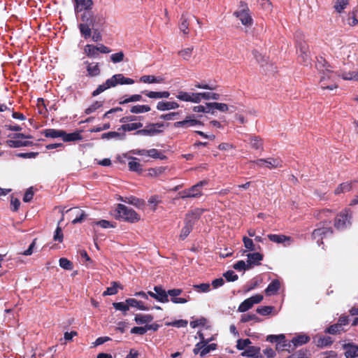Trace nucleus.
<instances>
[{"label": "nucleus", "instance_id": "f257e3e1", "mask_svg": "<svg viewBox=\"0 0 358 358\" xmlns=\"http://www.w3.org/2000/svg\"><path fill=\"white\" fill-rule=\"evenodd\" d=\"M112 215L116 220H122L131 223L137 222L141 219L140 215L134 210L122 203L117 204Z\"/></svg>", "mask_w": 358, "mask_h": 358}, {"label": "nucleus", "instance_id": "f03ea898", "mask_svg": "<svg viewBox=\"0 0 358 358\" xmlns=\"http://www.w3.org/2000/svg\"><path fill=\"white\" fill-rule=\"evenodd\" d=\"M82 22L79 24L78 28L81 35L85 38H88L92 34V28L95 24V17L92 10H85L80 17Z\"/></svg>", "mask_w": 358, "mask_h": 358}, {"label": "nucleus", "instance_id": "7ed1b4c3", "mask_svg": "<svg viewBox=\"0 0 358 358\" xmlns=\"http://www.w3.org/2000/svg\"><path fill=\"white\" fill-rule=\"evenodd\" d=\"M234 15L236 17L245 27H250L253 24V19L251 16L248 3L243 1L239 2L238 8L234 13Z\"/></svg>", "mask_w": 358, "mask_h": 358}, {"label": "nucleus", "instance_id": "20e7f679", "mask_svg": "<svg viewBox=\"0 0 358 358\" xmlns=\"http://www.w3.org/2000/svg\"><path fill=\"white\" fill-rule=\"evenodd\" d=\"M331 222H320L317 227L313 231L312 238L317 241V243L320 245L323 243L322 240L333 234V229L329 226Z\"/></svg>", "mask_w": 358, "mask_h": 358}, {"label": "nucleus", "instance_id": "39448f33", "mask_svg": "<svg viewBox=\"0 0 358 358\" xmlns=\"http://www.w3.org/2000/svg\"><path fill=\"white\" fill-rule=\"evenodd\" d=\"M165 125L166 124L164 122L150 123L147 124L144 129L136 131L135 134L153 136L162 133V129Z\"/></svg>", "mask_w": 358, "mask_h": 358}, {"label": "nucleus", "instance_id": "423d86ee", "mask_svg": "<svg viewBox=\"0 0 358 358\" xmlns=\"http://www.w3.org/2000/svg\"><path fill=\"white\" fill-rule=\"evenodd\" d=\"M351 214L350 210L345 209L335 218L334 227L338 230H343L351 224Z\"/></svg>", "mask_w": 358, "mask_h": 358}, {"label": "nucleus", "instance_id": "0eeeda50", "mask_svg": "<svg viewBox=\"0 0 358 358\" xmlns=\"http://www.w3.org/2000/svg\"><path fill=\"white\" fill-rule=\"evenodd\" d=\"M197 219L198 215L194 213H192L187 215L185 222V226L182 227L181 233L180 234V238L181 240H185L192 231L193 226L194 224V222L192 221V220Z\"/></svg>", "mask_w": 358, "mask_h": 358}, {"label": "nucleus", "instance_id": "6e6552de", "mask_svg": "<svg viewBox=\"0 0 358 358\" xmlns=\"http://www.w3.org/2000/svg\"><path fill=\"white\" fill-rule=\"evenodd\" d=\"M203 124L195 118L194 115H187L185 119L182 121L176 122L173 124L175 128L187 129L196 125H203Z\"/></svg>", "mask_w": 358, "mask_h": 358}, {"label": "nucleus", "instance_id": "1a4fd4ad", "mask_svg": "<svg viewBox=\"0 0 358 358\" xmlns=\"http://www.w3.org/2000/svg\"><path fill=\"white\" fill-rule=\"evenodd\" d=\"M180 197L182 199L187 198H196L202 195L201 190L195 185L190 188L184 189L179 192Z\"/></svg>", "mask_w": 358, "mask_h": 358}, {"label": "nucleus", "instance_id": "9d476101", "mask_svg": "<svg viewBox=\"0 0 358 358\" xmlns=\"http://www.w3.org/2000/svg\"><path fill=\"white\" fill-rule=\"evenodd\" d=\"M346 358H355L358 357V345L353 343H345L343 345Z\"/></svg>", "mask_w": 358, "mask_h": 358}, {"label": "nucleus", "instance_id": "9b49d317", "mask_svg": "<svg viewBox=\"0 0 358 358\" xmlns=\"http://www.w3.org/2000/svg\"><path fill=\"white\" fill-rule=\"evenodd\" d=\"M248 257V268H252L253 265H260L261 261L264 258V255L259 252H252V253H248L247 255Z\"/></svg>", "mask_w": 358, "mask_h": 358}, {"label": "nucleus", "instance_id": "f8f14e48", "mask_svg": "<svg viewBox=\"0 0 358 358\" xmlns=\"http://www.w3.org/2000/svg\"><path fill=\"white\" fill-rule=\"evenodd\" d=\"M76 6H75V12L79 13L82 11L83 9L85 10H91L92 6L94 5V2L92 0H73Z\"/></svg>", "mask_w": 358, "mask_h": 358}, {"label": "nucleus", "instance_id": "ddd939ff", "mask_svg": "<svg viewBox=\"0 0 358 358\" xmlns=\"http://www.w3.org/2000/svg\"><path fill=\"white\" fill-rule=\"evenodd\" d=\"M326 71H327V73H324V76H322L320 78L321 88L322 90H330L337 88L338 85L335 83L330 84V85H327L324 83L326 77L328 79H330L332 74L334 73L333 71H331V70L327 69H326Z\"/></svg>", "mask_w": 358, "mask_h": 358}, {"label": "nucleus", "instance_id": "4468645a", "mask_svg": "<svg viewBox=\"0 0 358 358\" xmlns=\"http://www.w3.org/2000/svg\"><path fill=\"white\" fill-rule=\"evenodd\" d=\"M154 291L156 292L155 299L161 303H166L169 300L168 292H166L161 286H155Z\"/></svg>", "mask_w": 358, "mask_h": 358}, {"label": "nucleus", "instance_id": "2eb2a0df", "mask_svg": "<svg viewBox=\"0 0 358 358\" xmlns=\"http://www.w3.org/2000/svg\"><path fill=\"white\" fill-rule=\"evenodd\" d=\"M125 302L129 304V307L136 308L141 310H148L150 307L145 305L144 302L138 301L134 298H128Z\"/></svg>", "mask_w": 358, "mask_h": 358}, {"label": "nucleus", "instance_id": "dca6fc26", "mask_svg": "<svg viewBox=\"0 0 358 358\" xmlns=\"http://www.w3.org/2000/svg\"><path fill=\"white\" fill-rule=\"evenodd\" d=\"M179 104L175 101H159L157 104V109L161 111L176 109Z\"/></svg>", "mask_w": 358, "mask_h": 358}, {"label": "nucleus", "instance_id": "f3484780", "mask_svg": "<svg viewBox=\"0 0 358 358\" xmlns=\"http://www.w3.org/2000/svg\"><path fill=\"white\" fill-rule=\"evenodd\" d=\"M280 287V282L278 280L275 279L271 281L265 289L266 296L275 295L277 294Z\"/></svg>", "mask_w": 358, "mask_h": 358}, {"label": "nucleus", "instance_id": "a211bd4d", "mask_svg": "<svg viewBox=\"0 0 358 358\" xmlns=\"http://www.w3.org/2000/svg\"><path fill=\"white\" fill-rule=\"evenodd\" d=\"M242 356L252 358L262 357L260 354V348L256 346H250L241 354Z\"/></svg>", "mask_w": 358, "mask_h": 358}, {"label": "nucleus", "instance_id": "6ab92c4d", "mask_svg": "<svg viewBox=\"0 0 358 358\" xmlns=\"http://www.w3.org/2000/svg\"><path fill=\"white\" fill-rule=\"evenodd\" d=\"M143 127V123L138 122H132V123H127V124H122L119 128L118 131H131L134 130H140L139 129Z\"/></svg>", "mask_w": 358, "mask_h": 358}, {"label": "nucleus", "instance_id": "aec40b11", "mask_svg": "<svg viewBox=\"0 0 358 358\" xmlns=\"http://www.w3.org/2000/svg\"><path fill=\"white\" fill-rule=\"evenodd\" d=\"M6 143L10 148H20L34 145V143L32 141H22L20 140H7Z\"/></svg>", "mask_w": 358, "mask_h": 358}, {"label": "nucleus", "instance_id": "412c9836", "mask_svg": "<svg viewBox=\"0 0 358 358\" xmlns=\"http://www.w3.org/2000/svg\"><path fill=\"white\" fill-rule=\"evenodd\" d=\"M85 64H87V71L88 76L94 77L100 74L101 71L98 63L94 64L86 62Z\"/></svg>", "mask_w": 358, "mask_h": 358}, {"label": "nucleus", "instance_id": "4be33fe9", "mask_svg": "<svg viewBox=\"0 0 358 358\" xmlns=\"http://www.w3.org/2000/svg\"><path fill=\"white\" fill-rule=\"evenodd\" d=\"M154 319V317L152 315H142V314H136L134 317V321L138 324H148V323L151 322Z\"/></svg>", "mask_w": 358, "mask_h": 358}, {"label": "nucleus", "instance_id": "5701e85b", "mask_svg": "<svg viewBox=\"0 0 358 358\" xmlns=\"http://www.w3.org/2000/svg\"><path fill=\"white\" fill-rule=\"evenodd\" d=\"M142 100L141 94H133L131 96L124 95L119 99V104L124 105L130 102H136Z\"/></svg>", "mask_w": 358, "mask_h": 358}, {"label": "nucleus", "instance_id": "b1692460", "mask_svg": "<svg viewBox=\"0 0 358 358\" xmlns=\"http://www.w3.org/2000/svg\"><path fill=\"white\" fill-rule=\"evenodd\" d=\"M310 340V338L308 335L299 334L294 337L291 342L293 343L294 347H298L308 343Z\"/></svg>", "mask_w": 358, "mask_h": 358}, {"label": "nucleus", "instance_id": "393cba45", "mask_svg": "<svg viewBox=\"0 0 358 358\" xmlns=\"http://www.w3.org/2000/svg\"><path fill=\"white\" fill-rule=\"evenodd\" d=\"M62 138L64 142H71L82 139V136L78 132L67 134L62 130Z\"/></svg>", "mask_w": 358, "mask_h": 358}, {"label": "nucleus", "instance_id": "a878e982", "mask_svg": "<svg viewBox=\"0 0 358 358\" xmlns=\"http://www.w3.org/2000/svg\"><path fill=\"white\" fill-rule=\"evenodd\" d=\"M84 51L87 56L90 58H97L99 55L97 46L94 45H86L85 46Z\"/></svg>", "mask_w": 358, "mask_h": 358}, {"label": "nucleus", "instance_id": "bb28decb", "mask_svg": "<svg viewBox=\"0 0 358 358\" xmlns=\"http://www.w3.org/2000/svg\"><path fill=\"white\" fill-rule=\"evenodd\" d=\"M266 166L270 169L282 167V162L279 158L268 157L264 159Z\"/></svg>", "mask_w": 358, "mask_h": 358}, {"label": "nucleus", "instance_id": "cd10ccee", "mask_svg": "<svg viewBox=\"0 0 358 358\" xmlns=\"http://www.w3.org/2000/svg\"><path fill=\"white\" fill-rule=\"evenodd\" d=\"M121 201L127 203L129 204H131L136 207L141 208L145 205V201L143 199H140L136 196H131L129 197H126L124 199L122 198Z\"/></svg>", "mask_w": 358, "mask_h": 358}, {"label": "nucleus", "instance_id": "c85d7f7f", "mask_svg": "<svg viewBox=\"0 0 358 358\" xmlns=\"http://www.w3.org/2000/svg\"><path fill=\"white\" fill-rule=\"evenodd\" d=\"M164 79L161 77H155L152 75H145L140 78V81L144 83H161Z\"/></svg>", "mask_w": 358, "mask_h": 358}, {"label": "nucleus", "instance_id": "c756f323", "mask_svg": "<svg viewBox=\"0 0 358 358\" xmlns=\"http://www.w3.org/2000/svg\"><path fill=\"white\" fill-rule=\"evenodd\" d=\"M315 342L317 347L324 348L330 346L333 343L334 340L330 336H324L319 337Z\"/></svg>", "mask_w": 358, "mask_h": 358}, {"label": "nucleus", "instance_id": "7c9ffc66", "mask_svg": "<svg viewBox=\"0 0 358 358\" xmlns=\"http://www.w3.org/2000/svg\"><path fill=\"white\" fill-rule=\"evenodd\" d=\"M113 85V83L110 82L109 79H107L104 83L98 86V87L92 92V95L93 96H96L107 89L112 87Z\"/></svg>", "mask_w": 358, "mask_h": 358}, {"label": "nucleus", "instance_id": "2f4dec72", "mask_svg": "<svg viewBox=\"0 0 358 358\" xmlns=\"http://www.w3.org/2000/svg\"><path fill=\"white\" fill-rule=\"evenodd\" d=\"M42 134L47 138H62V130L46 129L42 131Z\"/></svg>", "mask_w": 358, "mask_h": 358}, {"label": "nucleus", "instance_id": "473e14b6", "mask_svg": "<svg viewBox=\"0 0 358 358\" xmlns=\"http://www.w3.org/2000/svg\"><path fill=\"white\" fill-rule=\"evenodd\" d=\"M151 110L148 105H136L130 108V112L134 114L143 113L149 112Z\"/></svg>", "mask_w": 358, "mask_h": 358}, {"label": "nucleus", "instance_id": "72a5a7b5", "mask_svg": "<svg viewBox=\"0 0 358 358\" xmlns=\"http://www.w3.org/2000/svg\"><path fill=\"white\" fill-rule=\"evenodd\" d=\"M131 161L128 163V166L130 171H135V172H141L142 171V166L141 164L136 162L137 158L136 157H130Z\"/></svg>", "mask_w": 358, "mask_h": 358}, {"label": "nucleus", "instance_id": "f704fd0d", "mask_svg": "<svg viewBox=\"0 0 358 358\" xmlns=\"http://www.w3.org/2000/svg\"><path fill=\"white\" fill-rule=\"evenodd\" d=\"M268 238L272 241V242H274V243H282L283 242H285V241L287 240H289L290 239V237H288L285 235H282V234H268L267 236Z\"/></svg>", "mask_w": 358, "mask_h": 358}, {"label": "nucleus", "instance_id": "c9c22d12", "mask_svg": "<svg viewBox=\"0 0 358 358\" xmlns=\"http://www.w3.org/2000/svg\"><path fill=\"white\" fill-rule=\"evenodd\" d=\"M342 331H343V328L341 327L338 323L330 325L324 330L326 334L332 335L340 334Z\"/></svg>", "mask_w": 358, "mask_h": 358}, {"label": "nucleus", "instance_id": "e433bc0d", "mask_svg": "<svg viewBox=\"0 0 358 358\" xmlns=\"http://www.w3.org/2000/svg\"><path fill=\"white\" fill-rule=\"evenodd\" d=\"M243 243L244 244V247L249 251H255L256 250H260L261 248L259 245L256 248L253 241L247 236L243 237Z\"/></svg>", "mask_w": 358, "mask_h": 358}, {"label": "nucleus", "instance_id": "4c0bfd02", "mask_svg": "<svg viewBox=\"0 0 358 358\" xmlns=\"http://www.w3.org/2000/svg\"><path fill=\"white\" fill-rule=\"evenodd\" d=\"M75 210L76 213V217L72 220L73 224L82 222L84 219L87 217V215L84 210L78 209L77 208H71L69 210Z\"/></svg>", "mask_w": 358, "mask_h": 358}, {"label": "nucleus", "instance_id": "58836bf2", "mask_svg": "<svg viewBox=\"0 0 358 358\" xmlns=\"http://www.w3.org/2000/svg\"><path fill=\"white\" fill-rule=\"evenodd\" d=\"M179 28L185 34H189V22L185 15H182L180 20Z\"/></svg>", "mask_w": 358, "mask_h": 358}, {"label": "nucleus", "instance_id": "ea45409f", "mask_svg": "<svg viewBox=\"0 0 358 358\" xmlns=\"http://www.w3.org/2000/svg\"><path fill=\"white\" fill-rule=\"evenodd\" d=\"M207 106L209 108L217 109L222 112H226L229 109L228 106L223 103H207Z\"/></svg>", "mask_w": 358, "mask_h": 358}, {"label": "nucleus", "instance_id": "a19ab883", "mask_svg": "<svg viewBox=\"0 0 358 358\" xmlns=\"http://www.w3.org/2000/svg\"><path fill=\"white\" fill-rule=\"evenodd\" d=\"M251 146L255 150L263 149V142L259 136H252L250 138Z\"/></svg>", "mask_w": 358, "mask_h": 358}, {"label": "nucleus", "instance_id": "79ce46f5", "mask_svg": "<svg viewBox=\"0 0 358 358\" xmlns=\"http://www.w3.org/2000/svg\"><path fill=\"white\" fill-rule=\"evenodd\" d=\"M252 306V302H251L250 300L248 298L239 305L238 311L240 313H245L250 310Z\"/></svg>", "mask_w": 358, "mask_h": 358}, {"label": "nucleus", "instance_id": "37998d69", "mask_svg": "<svg viewBox=\"0 0 358 358\" xmlns=\"http://www.w3.org/2000/svg\"><path fill=\"white\" fill-rule=\"evenodd\" d=\"M352 182H343L335 189V194H339L343 192H349L352 189Z\"/></svg>", "mask_w": 358, "mask_h": 358}, {"label": "nucleus", "instance_id": "c03bdc74", "mask_svg": "<svg viewBox=\"0 0 358 358\" xmlns=\"http://www.w3.org/2000/svg\"><path fill=\"white\" fill-rule=\"evenodd\" d=\"M110 82L113 83L112 87H115L117 85H124V76L122 73L113 75L110 78H108Z\"/></svg>", "mask_w": 358, "mask_h": 358}, {"label": "nucleus", "instance_id": "a18cd8bd", "mask_svg": "<svg viewBox=\"0 0 358 358\" xmlns=\"http://www.w3.org/2000/svg\"><path fill=\"white\" fill-rule=\"evenodd\" d=\"M188 324L187 320H178L173 322H166L165 325L167 327H186Z\"/></svg>", "mask_w": 358, "mask_h": 358}, {"label": "nucleus", "instance_id": "49530a36", "mask_svg": "<svg viewBox=\"0 0 358 358\" xmlns=\"http://www.w3.org/2000/svg\"><path fill=\"white\" fill-rule=\"evenodd\" d=\"M251 320H254L255 322H262V319H260L255 314H244L241 316V322L243 323L248 322Z\"/></svg>", "mask_w": 358, "mask_h": 358}, {"label": "nucleus", "instance_id": "de8ad7c7", "mask_svg": "<svg viewBox=\"0 0 358 358\" xmlns=\"http://www.w3.org/2000/svg\"><path fill=\"white\" fill-rule=\"evenodd\" d=\"M194 48H187L180 50L178 54L185 60H189L192 57Z\"/></svg>", "mask_w": 358, "mask_h": 358}, {"label": "nucleus", "instance_id": "09e8293b", "mask_svg": "<svg viewBox=\"0 0 358 358\" xmlns=\"http://www.w3.org/2000/svg\"><path fill=\"white\" fill-rule=\"evenodd\" d=\"M348 5V0H336L334 8L338 13H341Z\"/></svg>", "mask_w": 358, "mask_h": 358}, {"label": "nucleus", "instance_id": "8fccbe9b", "mask_svg": "<svg viewBox=\"0 0 358 358\" xmlns=\"http://www.w3.org/2000/svg\"><path fill=\"white\" fill-rule=\"evenodd\" d=\"M274 309L273 306H261L257 308L256 311L257 313L266 316L271 313L273 310Z\"/></svg>", "mask_w": 358, "mask_h": 358}, {"label": "nucleus", "instance_id": "3c124183", "mask_svg": "<svg viewBox=\"0 0 358 358\" xmlns=\"http://www.w3.org/2000/svg\"><path fill=\"white\" fill-rule=\"evenodd\" d=\"M146 154L155 159H164L166 156L164 155L161 152H159L157 149L152 148L146 151Z\"/></svg>", "mask_w": 358, "mask_h": 358}, {"label": "nucleus", "instance_id": "603ef678", "mask_svg": "<svg viewBox=\"0 0 358 358\" xmlns=\"http://www.w3.org/2000/svg\"><path fill=\"white\" fill-rule=\"evenodd\" d=\"M125 136V134H120L117 131H109V132H107V133H104L101 135V138L103 139L104 138H106V139H109V138H124Z\"/></svg>", "mask_w": 358, "mask_h": 358}, {"label": "nucleus", "instance_id": "864d4df0", "mask_svg": "<svg viewBox=\"0 0 358 358\" xmlns=\"http://www.w3.org/2000/svg\"><path fill=\"white\" fill-rule=\"evenodd\" d=\"M103 106L102 101H96L91 106H90L87 108L85 109V113L87 115H90L94 111H96L98 108H101Z\"/></svg>", "mask_w": 358, "mask_h": 358}, {"label": "nucleus", "instance_id": "5fc2aeb1", "mask_svg": "<svg viewBox=\"0 0 358 358\" xmlns=\"http://www.w3.org/2000/svg\"><path fill=\"white\" fill-rule=\"evenodd\" d=\"M59 266L65 270H72L73 263L66 258L62 257L59 259Z\"/></svg>", "mask_w": 358, "mask_h": 358}, {"label": "nucleus", "instance_id": "6e6d98bb", "mask_svg": "<svg viewBox=\"0 0 358 358\" xmlns=\"http://www.w3.org/2000/svg\"><path fill=\"white\" fill-rule=\"evenodd\" d=\"M111 285V287H108L106 290L103 292V296L114 295L117 293L118 283L117 282H112Z\"/></svg>", "mask_w": 358, "mask_h": 358}, {"label": "nucleus", "instance_id": "4d7b16f0", "mask_svg": "<svg viewBox=\"0 0 358 358\" xmlns=\"http://www.w3.org/2000/svg\"><path fill=\"white\" fill-rule=\"evenodd\" d=\"M217 348V344L211 343V344H205L204 347L200 352V356L203 357L208 353H209L212 350H215Z\"/></svg>", "mask_w": 358, "mask_h": 358}, {"label": "nucleus", "instance_id": "13d9d810", "mask_svg": "<svg viewBox=\"0 0 358 358\" xmlns=\"http://www.w3.org/2000/svg\"><path fill=\"white\" fill-rule=\"evenodd\" d=\"M285 336L283 334L280 335H269L266 338V341L271 343H281L284 341Z\"/></svg>", "mask_w": 358, "mask_h": 358}, {"label": "nucleus", "instance_id": "bf43d9fd", "mask_svg": "<svg viewBox=\"0 0 358 358\" xmlns=\"http://www.w3.org/2000/svg\"><path fill=\"white\" fill-rule=\"evenodd\" d=\"M113 306L116 310H121L124 313L127 312L129 309V304L126 302H114L113 303Z\"/></svg>", "mask_w": 358, "mask_h": 358}, {"label": "nucleus", "instance_id": "052dcab7", "mask_svg": "<svg viewBox=\"0 0 358 358\" xmlns=\"http://www.w3.org/2000/svg\"><path fill=\"white\" fill-rule=\"evenodd\" d=\"M94 224L100 226L101 227H102L103 229H107V228H110V227H112V228L115 227V223L113 224V222H110V221H108L106 220H99L97 222H94Z\"/></svg>", "mask_w": 358, "mask_h": 358}, {"label": "nucleus", "instance_id": "680f3d73", "mask_svg": "<svg viewBox=\"0 0 358 358\" xmlns=\"http://www.w3.org/2000/svg\"><path fill=\"white\" fill-rule=\"evenodd\" d=\"M341 76L343 80H358V73L355 72H343L341 75H338Z\"/></svg>", "mask_w": 358, "mask_h": 358}, {"label": "nucleus", "instance_id": "e2e57ef3", "mask_svg": "<svg viewBox=\"0 0 358 358\" xmlns=\"http://www.w3.org/2000/svg\"><path fill=\"white\" fill-rule=\"evenodd\" d=\"M124 55L122 51L112 54L110 59L113 63H119L124 60Z\"/></svg>", "mask_w": 358, "mask_h": 358}, {"label": "nucleus", "instance_id": "0e129e2a", "mask_svg": "<svg viewBox=\"0 0 358 358\" xmlns=\"http://www.w3.org/2000/svg\"><path fill=\"white\" fill-rule=\"evenodd\" d=\"M176 98L183 101L191 102V93L180 91L176 95Z\"/></svg>", "mask_w": 358, "mask_h": 358}, {"label": "nucleus", "instance_id": "69168bd1", "mask_svg": "<svg viewBox=\"0 0 358 358\" xmlns=\"http://www.w3.org/2000/svg\"><path fill=\"white\" fill-rule=\"evenodd\" d=\"M250 343L251 341L249 338L238 339L237 341L236 348L238 350H244Z\"/></svg>", "mask_w": 358, "mask_h": 358}, {"label": "nucleus", "instance_id": "338daca9", "mask_svg": "<svg viewBox=\"0 0 358 358\" xmlns=\"http://www.w3.org/2000/svg\"><path fill=\"white\" fill-rule=\"evenodd\" d=\"M308 356V350H300L295 353L289 355L286 358H307Z\"/></svg>", "mask_w": 358, "mask_h": 358}, {"label": "nucleus", "instance_id": "774afa93", "mask_svg": "<svg viewBox=\"0 0 358 358\" xmlns=\"http://www.w3.org/2000/svg\"><path fill=\"white\" fill-rule=\"evenodd\" d=\"M224 277L229 282H234L238 279V275L234 273V271L229 270L224 273Z\"/></svg>", "mask_w": 358, "mask_h": 358}]
</instances>
